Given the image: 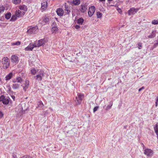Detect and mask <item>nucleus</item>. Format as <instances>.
I'll use <instances>...</instances> for the list:
<instances>
[{
	"instance_id": "nucleus-11",
	"label": "nucleus",
	"mask_w": 158,
	"mask_h": 158,
	"mask_svg": "<svg viewBox=\"0 0 158 158\" xmlns=\"http://www.w3.org/2000/svg\"><path fill=\"white\" fill-rule=\"evenodd\" d=\"M29 81L28 80H26L25 83L23 84V88L24 90L25 91L28 88L29 86Z\"/></svg>"
},
{
	"instance_id": "nucleus-35",
	"label": "nucleus",
	"mask_w": 158,
	"mask_h": 158,
	"mask_svg": "<svg viewBox=\"0 0 158 158\" xmlns=\"http://www.w3.org/2000/svg\"><path fill=\"white\" fill-rule=\"evenodd\" d=\"M97 16L98 18H101L102 17V14L100 12H97Z\"/></svg>"
},
{
	"instance_id": "nucleus-13",
	"label": "nucleus",
	"mask_w": 158,
	"mask_h": 158,
	"mask_svg": "<svg viewBox=\"0 0 158 158\" xmlns=\"http://www.w3.org/2000/svg\"><path fill=\"white\" fill-rule=\"evenodd\" d=\"M35 46L34 43L33 44H30L27 47L25 48V51H32L34 48L35 47Z\"/></svg>"
},
{
	"instance_id": "nucleus-24",
	"label": "nucleus",
	"mask_w": 158,
	"mask_h": 158,
	"mask_svg": "<svg viewBox=\"0 0 158 158\" xmlns=\"http://www.w3.org/2000/svg\"><path fill=\"white\" fill-rule=\"evenodd\" d=\"M37 105L38 107L43 108L44 106V105L41 101L38 102L37 103Z\"/></svg>"
},
{
	"instance_id": "nucleus-25",
	"label": "nucleus",
	"mask_w": 158,
	"mask_h": 158,
	"mask_svg": "<svg viewBox=\"0 0 158 158\" xmlns=\"http://www.w3.org/2000/svg\"><path fill=\"white\" fill-rule=\"evenodd\" d=\"M154 130L157 136H158V125L157 124L154 127Z\"/></svg>"
},
{
	"instance_id": "nucleus-14",
	"label": "nucleus",
	"mask_w": 158,
	"mask_h": 158,
	"mask_svg": "<svg viewBox=\"0 0 158 158\" xmlns=\"http://www.w3.org/2000/svg\"><path fill=\"white\" fill-rule=\"evenodd\" d=\"M87 8V5L85 4L84 5H81V6L80 10L81 12L84 13L86 12Z\"/></svg>"
},
{
	"instance_id": "nucleus-2",
	"label": "nucleus",
	"mask_w": 158,
	"mask_h": 158,
	"mask_svg": "<svg viewBox=\"0 0 158 158\" xmlns=\"http://www.w3.org/2000/svg\"><path fill=\"white\" fill-rule=\"evenodd\" d=\"M84 98V95L83 94L80 93L77 94V96L76 97L75 100V101L77 105L80 104L81 103L82 100Z\"/></svg>"
},
{
	"instance_id": "nucleus-16",
	"label": "nucleus",
	"mask_w": 158,
	"mask_h": 158,
	"mask_svg": "<svg viewBox=\"0 0 158 158\" xmlns=\"http://www.w3.org/2000/svg\"><path fill=\"white\" fill-rule=\"evenodd\" d=\"M156 30H154L152 31L151 34L148 36V38H152L155 37L156 35Z\"/></svg>"
},
{
	"instance_id": "nucleus-51",
	"label": "nucleus",
	"mask_w": 158,
	"mask_h": 158,
	"mask_svg": "<svg viewBox=\"0 0 158 158\" xmlns=\"http://www.w3.org/2000/svg\"><path fill=\"white\" fill-rule=\"evenodd\" d=\"M22 110H23V111L24 112L25 111V110H23V108H22Z\"/></svg>"
},
{
	"instance_id": "nucleus-43",
	"label": "nucleus",
	"mask_w": 158,
	"mask_h": 158,
	"mask_svg": "<svg viewBox=\"0 0 158 158\" xmlns=\"http://www.w3.org/2000/svg\"><path fill=\"white\" fill-rule=\"evenodd\" d=\"M75 27L76 29H78L80 27L78 25H76L75 26Z\"/></svg>"
},
{
	"instance_id": "nucleus-44",
	"label": "nucleus",
	"mask_w": 158,
	"mask_h": 158,
	"mask_svg": "<svg viewBox=\"0 0 158 158\" xmlns=\"http://www.w3.org/2000/svg\"><path fill=\"white\" fill-rule=\"evenodd\" d=\"M3 113L2 112L0 111V118H2L3 117Z\"/></svg>"
},
{
	"instance_id": "nucleus-37",
	"label": "nucleus",
	"mask_w": 158,
	"mask_h": 158,
	"mask_svg": "<svg viewBox=\"0 0 158 158\" xmlns=\"http://www.w3.org/2000/svg\"><path fill=\"white\" fill-rule=\"evenodd\" d=\"M21 43L19 41H17L13 43L12 44V45H20Z\"/></svg>"
},
{
	"instance_id": "nucleus-42",
	"label": "nucleus",
	"mask_w": 158,
	"mask_h": 158,
	"mask_svg": "<svg viewBox=\"0 0 158 158\" xmlns=\"http://www.w3.org/2000/svg\"><path fill=\"white\" fill-rule=\"evenodd\" d=\"M21 158H32L29 156L26 155V156H23L22 157H21Z\"/></svg>"
},
{
	"instance_id": "nucleus-10",
	"label": "nucleus",
	"mask_w": 158,
	"mask_h": 158,
	"mask_svg": "<svg viewBox=\"0 0 158 158\" xmlns=\"http://www.w3.org/2000/svg\"><path fill=\"white\" fill-rule=\"evenodd\" d=\"M95 8L94 6H91L89 7L88 12V14L89 17H91L93 15L95 12Z\"/></svg>"
},
{
	"instance_id": "nucleus-8",
	"label": "nucleus",
	"mask_w": 158,
	"mask_h": 158,
	"mask_svg": "<svg viewBox=\"0 0 158 158\" xmlns=\"http://www.w3.org/2000/svg\"><path fill=\"white\" fill-rule=\"evenodd\" d=\"M144 154L148 157H150L152 156L153 151L151 149L146 148L144 150Z\"/></svg>"
},
{
	"instance_id": "nucleus-46",
	"label": "nucleus",
	"mask_w": 158,
	"mask_h": 158,
	"mask_svg": "<svg viewBox=\"0 0 158 158\" xmlns=\"http://www.w3.org/2000/svg\"><path fill=\"white\" fill-rule=\"evenodd\" d=\"M11 98H12L14 101L15 100V96L14 95H12L11 96Z\"/></svg>"
},
{
	"instance_id": "nucleus-36",
	"label": "nucleus",
	"mask_w": 158,
	"mask_h": 158,
	"mask_svg": "<svg viewBox=\"0 0 158 158\" xmlns=\"http://www.w3.org/2000/svg\"><path fill=\"white\" fill-rule=\"evenodd\" d=\"M5 10V7L3 6H0V13L3 12Z\"/></svg>"
},
{
	"instance_id": "nucleus-30",
	"label": "nucleus",
	"mask_w": 158,
	"mask_h": 158,
	"mask_svg": "<svg viewBox=\"0 0 158 158\" xmlns=\"http://www.w3.org/2000/svg\"><path fill=\"white\" fill-rule=\"evenodd\" d=\"M15 15L16 16V17H20L21 15V11L19 10L18 11H16Z\"/></svg>"
},
{
	"instance_id": "nucleus-53",
	"label": "nucleus",
	"mask_w": 158,
	"mask_h": 158,
	"mask_svg": "<svg viewBox=\"0 0 158 158\" xmlns=\"http://www.w3.org/2000/svg\"><path fill=\"white\" fill-rule=\"evenodd\" d=\"M142 143H141V145H142L143 146V144H142Z\"/></svg>"
},
{
	"instance_id": "nucleus-6",
	"label": "nucleus",
	"mask_w": 158,
	"mask_h": 158,
	"mask_svg": "<svg viewBox=\"0 0 158 158\" xmlns=\"http://www.w3.org/2000/svg\"><path fill=\"white\" fill-rule=\"evenodd\" d=\"M38 27H30L27 30V33L28 34H34L37 31Z\"/></svg>"
},
{
	"instance_id": "nucleus-39",
	"label": "nucleus",
	"mask_w": 158,
	"mask_h": 158,
	"mask_svg": "<svg viewBox=\"0 0 158 158\" xmlns=\"http://www.w3.org/2000/svg\"><path fill=\"white\" fill-rule=\"evenodd\" d=\"M138 48L139 49H141L142 48V43L141 42L138 43Z\"/></svg>"
},
{
	"instance_id": "nucleus-7",
	"label": "nucleus",
	"mask_w": 158,
	"mask_h": 158,
	"mask_svg": "<svg viewBox=\"0 0 158 158\" xmlns=\"http://www.w3.org/2000/svg\"><path fill=\"white\" fill-rule=\"evenodd\" d=\"M48 0H44L41 3V10L42 12L46 9L48 7Z\"/></svg>"
},
{
	"instance_id": "nucleus-23",
	"label": "nucleus",
	"mask_w": 158,
	"mask_h": 158,
	"mask_svg": "<svg viewBox=\"0 0 158 158\" xmlns=\"http://www.w3.org/2000/svg\"><path fill=\"white\" fill-rule=\"evenodd\" d=\"M80 3V0H73V4L74 5H78Z\"/></svg>"
},
{
	"instance_id": "nucleus-4",
	"label": "nucleus",
	"mask_w": 158,
	"mask_h": 158,
	"mask_svg": "<svg viewBox=\"0 0 158 158\" xmlns=\"http://www.w3.org/2000/svg\"><path fill=\"white\" fill-rule=\"evenodd\" d=\"M11 60L13 64L15 65L18 63L19 58L17 56L15 55H12L11 56Z\"/></svg>"
},
{
	"instance_id": "nucleus-52",
	"label": "nucleus",
	"mask_w": 158,
	"mask_h": 158,
	"mask_svg": "<svg viewBox=\"0 0 158 158\" xmlns=\"http://www.w3.org/2000/svg\"><path fill=\"white\" fill-rule=\"evenodd\" d=\"M108 0L109 1H112L113 0Z\"/></svg>"
},
{
	"instance_id": "nucleus-50",
	"label": "nucleus",
	"mask_w": 158,
	"mask_h": 158,
	"mask_svg": "<svg viewBox=\"0 0 158 158\" xmlns=\"http://www.w3.org/2000/svg\"><path fill=\"white\" fill-rule=\"evenodd\" d=\"M156 101L157 102H158V97H157V99H156Z\"/></svg>"
},
{
	"instance_id": "nucleus-17",
	"label": "nucleus",
	"mask_w": 158,
	"mask_h": 158,
	"mask_svg": "<svg viewBox=\"0 0 158 158\" xmlns=\"http://www.w3.org/2000/svg\"><path fill=\"white\" fill-rule=\"evenodd\" d=\"M19 9L21 10H23L26 11L27 10V6L25 5H20L19 7Z\"/></svg>"
},
{
	"instance_id": "nucleus-29",
	"label": "nucleus",
	"mask_w": 158,
	"mask_h": 158,
	"mask_svg": "<svg viewBox=\"0 0 158 158\" xmlns=\"http://www.w3.org/2000/svg\"><path fill=\"white\" fill-rule=\"evenodd\" d=\"M58 29L56 27L54 26L52 29V31L53 32L56 33L58 31Z\"/></svg>"
},
{
	"instance_id": "nucleus-40",
	"label": "nucleus",
	"mask_w": 158,
	"mask_h": 158,
	"mask_svg": "<svg viewBox=\"0 0 158 158\" xmlns=\"http://www.w3.org/2000/svg\"><path fill=\"white\" fill-rule=\"evenodd\" d=\"M156 42H157L156 43H155L154 44V45L153 46L154 48H155L158 46V40H156Z\"/></svg>"
},
{
	"instance_id": "nucleus-45",
	"label": "nucleus",
	"mask_w": 158,
	"mask_h": 158,
	"mask_svg": "<svg viewBox=\"0 0 158 158\" xmlns=\"http://www.w3.org/2000/svg\"><path fill=\"white\" fill-rule=\"evenodd\" d=\"M144 89V87L143 86L141 88H140L139 89V91L140 92L142 89Z\"/></svg>"
},
{
	"instance_id": "nucleus-5",
	"label": "nucleus",
	"mask_w": 158,
	"mask_h": 158,
	"mask_svg": "<svg viewBox=\"0 0 158 158\" xmlns=\"http://www.w3.org/2000/svg\"><path fill=\"white\" fill-rule=\"evenodd\" d=\"M10 98L8 97H5L4 96L0 97V101H2L4 104L7 105L9 102Z\"/></svg>"
},
{
	"instance_id": "nucleus-1",
	"label": "nucleus",
	"mask_w": 158,
	"mask_h": 158,
	"mask_svg": "<svg viewBox=\"0 0 158 158\" xmlns=\"http://www.w3.org/2000/svg\"><path fill=\"white\" fill-rule=\"evenodd\" d=\"M2 63L4 68L6 69L8 68L10 65V60L7 57H4L2 60Z\"/></svg>"
},
{
	"instance_id": "nucleus-31",
	"label": "nucleus",
	"mask_w": 158,
	"mask_h": 158,
	"mask_svg": "<svg viewBox=\"0 0 158 158\" xmlns=\"http://www.w3.org/2000/svg\"><path fill=\"white\" fill-rule=\"evenodd\" d=\"M21 2V0H12L13 3L15 4H17Z\"/></svg>"
},
{
	"instance_id": "nucleus-26",
	"label": "nucleus",
	"mask_w": 158,
	"mask_h": 158,
	"mask_svg": "<svg viewBox=\"0 0 158 158\" xmlns=\"http://www.w3.org/2000/svg\"><path fill=\"white\" fill-rule=\"evenodd\" d=\"M20 86V85L17 83L13 84L12 85V88L14 89H18Z\"/></svg>"
},
{
	"instance_id": "nucleus-27",
	"label": "nucleus",
	"mask_w": 158,
	"mask_h": 158,
	"mask_svg": "<svg viewBox=\"0 0 158 158\" xmlns=\"http://www.w3.org/2000/svg\"><path fill=\"white\" fill-rule=\"evenodd\" d=\"M22 81V79L20 77H18L16 78L15 81V82H17L18 83H21Z\"/></svg>"
},
{
	"instance_id": "nucleus-28",
	"label": "nucleus",
	"mask_w": 158,
	"mask_h": 158,
	"mask_svg": "<svg viewBox=\"0 0 158 158\" xmlns=\"http://www.w3.org/2000/svg\"><path fill=\"white\" fill-rule=\"evenodd\" d=\"M11 16V14L10 13H8L5 15V18L7 19H9Z\"/></svg>"
},
{
	"instance_id": "nucleus-34",
	"label": "nucleus",
	"mask_w": 158,
	"mask_h": 158,
	"mask_svg": "<svg viewBox=\"0 0 158 158\" xmlns=\"http://www.w3.org/2000/svg\"><path fill=\"white\" fill-rule=\"evenodd\" d=\"M112 104H112V103L110 102V105H108L107 106V107H106V110H108L110 109L111 108V107L112 105Z\"/></svg>"
},
{
	"instance_id": "nucleus-32",
	"label": "nucleus",
	"mask_w": 158,
	"mask_h": 158,
	"mask_svg": "<svg viewBox=\"0 0 158 158\" xmlns=\"http://www.w3.org/2000/svg\"><path fill=\"white\" fill-rule=\"evenodd\" d=\"M17 19V17L15 15H12L11 19H10V21H14Z\"/></svg>"
},
{
	"instance_id": "nucleus-49",
	"label": "nucleus",
	"mask_w": 158,
	"mask_h": 158,
	"mask_svg": "<svg viewBox=\"0 0 158 158\" xmlns=\"http://www.w3.org/2000/svg\"><path fill=\"white\" fill-rule=\"evenodd\" d=\"M99 1L100 2H103V1H105V0H99Z\"/></svg>"
},
{
	"instance_id": "nucleus-18",
	"label": "nucleus",
	"mask_w": 158,
	"mask_h": 158,
	"mask_svg": "<svg viewBox=\"0 0 158 158\" xmlns=\"http://www.w3.org/2000/svg\"><path fill=\"white\" fill-rule=\"evenodd\" d=\"M13 73H10L7 75L6 77V80H10L12 77Z\"/></svg>"
},
{
	"instance_id": "nucleus-9",
	"label": "nucleus",
	"mask_w": 158,
	"mask_h": 158,
	"mask_svg": "<svg viewBox=\"0 0 158 158\" xmlns=\"http://www.w3.org/2000/svg\"><path fill=\"white\" fill-rule=\"evenodd\" d=\"M139 9V8L136 9L134 8H131L128 11V14L129 15H131L132 14H134L136 13Z\"/></svg>"
},
{
	"instance_id": "nucleus-21",
	"label": "nucleus",
	"mask_w": 158,
	"mask_h": 158,
	"mask_svg": "<svg viewBox=\"0 0 158 158\" xmlns=\"http://www.w3.org/2000/svg\"><path fill=\"white\" fill-rule=\"evenodd\" d=\"M84 21V19L82 18L79 19L77 21V23L79 25H82Z\"/></svg>"
},
{
	"instance_id": "nucleus-22",
	"label": "nucleus",
	"mask_w": 158,
	"mask_h": 158,
	"mask_svg": "<svg viewBox=\"0 0 158 158\" xmlns=\"http://www.w3.org/2000/svg\"><path fill=\"white\" fill-rule=\"evenodd\" d=\"M38 75H40L41 76L42 78L44 76V72L42 70L40 69L39 71H38Z\"/></svg>"
},
{
	"instance_id": "nucleus-38",
	"label": "nucleus",
	"mask_w": 158,
	"mask_h": 158,
	"mask_svg": "<svg viewBox=\"0 0 158 158\" xmlns=\"http://www.w3.org/2000/svg\"><path fill=\"white\" fill-rule=\"evenodd\" d=\"M152 23L153 24H158V20H154L152 21Z\"/></svg>"
},
{
	"instance_id": "nucleus-47",
	"label": "nucleus",
	"mask_w": 158,
	"mask_h": 158,
	"mask_svg": "<svg viewBox=\"0 0 158 158\" xmlns=\"http://www.w3.org/2000/svg\"><path fill=\"white\" fill-rule=\"evenodd\" d=\"M143 144V149H145V146L144 145V144H143V143H142Z\"/></svg>"
},
{
	"instance_id": "nucleus-41",
	"label": "nucleus",
	"mask_w": 158,
	"mask_h": 158,
	"mask_svg": "<svg viewBox=\"0 0 158 158\" xmlns=\"http://www.w3.org/2000/svg\"><path fill=\"white\" fill-rule=\"evenodd\" d=\"M98 106H96L93 109V112H95V111L97 110L98 109Z\"/></svg>"
},
{
	"instance_id": "nucleus-20",
	"label": "nucleus",
	"mask_w": 158,
	"mask_h": 158,
	"mask_svg": "<svg viewBox=\"0 0 158 158\" xmlns=\"http://www.w3.org/2000/svg\"><path fill=\"white\" fill-rule=\"evenodd\" d=\"M38 71V70H36L35 68H32L31 70V73L32 75H35L36 74L37 72Z\"/></svg>"
},
{
	"instance_id": "nucleus-48",
	"label": "nucleus",
	"mask_w": 158,
	"mask_h": 158,
	"mask_svg": "<svg viewBox=\"0 0 158 158\" xmlns=\"http://www.w3.org/2000/svg\"><path fill=\"white\" fill-rule=\"evenodd\" d=\"M157 102H157L156 101V105H156V107L157 106H158V103H157Z\"/></svg>"
},
{
	"instance_id": "nucleus-33",
	"label": "nucleus",
	"mask_w": 158,
	"mask_h": 158,
	"mask_svg": "<svg viewBox=\"0 0 158 158\" xmlns=\"http://www.w3.org/2000/svg\"><path fill=\"white\" fill-rule=\"evenodd\" d=\"M65 13H66V14H69L70 12V10L69 9L68 7H65Z\"/></svg>"
},
{
	"instance_id": "nucleus-3",
	"label": "nucleus",
	"mask_w": 158,
	"mask_h": 158,
	"mask_svg": "<svg viewBox=\"0 0 158 158\" xmlns=\"http://www.w3.org/2000/svg\"><path fill=\"white\" fill-rule=\"evenodd\" d=\"M46 42V41L44 39H42L38 40V41H35L34 43L35 47L41 46L44 44Z\"/></svg>"
},
{
	"instance_id": "nucleus-15",
	"label": "nucleus",
	"mask_w": 158,
	"mask_h": 158,
	"mask_svg": "<svg viewBox=\"0 0 158 158\" xmlns=\"http://www.w3.org/2000/svg\"><path fill=\"white\" fill-rule=\"evenodd\" d=\"M50 17L48 15H44L43 18V21L46 23H48L50 21Z\"/></svg>"
},
{
	"instance_id": "nucleus-19",
	"label": "nucleus",
	"mask_w": 158,
	"mask_h": 158,
	"mask_svg": "<svg viewBox=\"0 0 158 158\" xmlns=\"http://www.w3.org/2000/svg\"><path fill=\"white\" fill-rule=\"evenodd\" d=\"M35 79L38 81H40L42 80V77L40 75H37L36 76L34 77Z\"/></svg>"
},
{
	"instance_id": "nucleus-12",
	"label": "nucleus",
	"mask_w": 158,
	"mask_h": 158,
	"mask_svg": "<svg viewBox=\"0 0 158 158\" xmlns=\"http://www.w3.org/2000/svg\"><path fill=\"white\" fill-rule=\"evenodd\" d=\"M57 15L60 16H62L64 14L63 10L61 8H57L56 10Z\"/></svg>"
}]
</instances>
